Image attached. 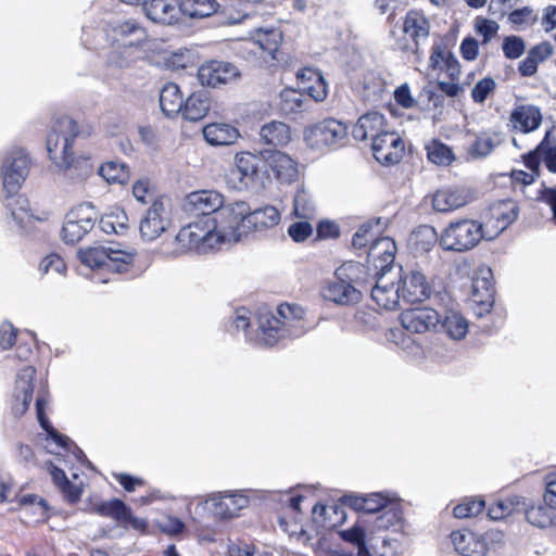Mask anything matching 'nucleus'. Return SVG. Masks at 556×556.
I'll use <instances>...</instances> for the list:
<instances>
[{
    "mask_svg": "<svg viewBox=\"0 0 556 556\" xmlns=\"http://www.w3.org/2000/svg\"><path fill=\"white\" fill-rule=\"evenodd\" d=\"M257 342L265 346H273L285 337H299L305 331L304 311L295 304H281L276 314L262 311L257 316Z\"/></svg>",
    "mask_w": 556,
    "mask_h": 556,
    "instance_id": "f257e3e1",
    "label": "nucleus"
},
{
    "mask_svg": "<svg viewBox=\"0 0 556 556\" xmlns=\"http://www.w3.org/2000/svg\"><path fill=\"white\" fill-rule=\"evenodd\" d=\"M78 135L77 123L70 117L58 119L47 136V151L55 167L72 177L78 170L79 161H75L73 143Z\"/></svg>",
    "mask_w": 556,
    "mask_h": 556,
    "instance_id": "f03ea898",
    "label": "nucleus"
},
{
    "mask_svg": "<svg viewBox=\"0 0 556 556\" xmlns=\"http://www.w3.org/2000/svg\"><path fill=\"white\" fill-rule=\"evenodd\" d=\"M249 204L236 201L223 204L222 208L208 220L219 247L241 241L249 235L247 223Z\"/></svg>",
    "mask_w": 556,
    "mask_h": 556,
    "instance_id": "7ed1b4c3",
    "label": "nucleus"
},
{
    "mask_svg": "<svg viewBox=\"0 0 556 556\" xmlns=\"http://www.w3.org/2000/svg\"><path fill=\"white\" fill-rule=\"evenodd\" d=\"M77 256L90 269L105 268L113 273H126L134 264L136 251L119 244L97 245L78 250Z\"/></svg>",
    "mask_w": 556,
    "mask_h": 556,
    "instance_id": "20e7f679",
    "label": "nucleus"
},
{
    "mask_svg": "<svg viewBox=\"0 0 556 556\" xmlns=\"http://www.w3.org/2000/svg\"><path fill=\"white\" fill-rule=\"evenodd\" d=\"M364 266L358 262L343 263L336 270V279L323 289V296L337 304L349 305L357 303L361 292L354 287L361 280Z\"/></svg>",
    "mask_w": 556,
    "mask_h": 556,
    "instance_id": "39448f33",
    "label": "nucleus"
},
{
    "mask_svg": "<svg viewBox=\"0 0 556 556\" xmlns=\"http://www.w3.org/2000/svg\"><path fill=\"white\" fill-rule=\"evenodd\" d=\"M483 225L463 218L450 223L441 232L440 245L445 251L465 252L475 248L484 238Z\"/></svg>",
    "mask_w": 556,
    "mask_h": 556,
    "instance_id": "423d86ee",
    "label": "nucleus"
},
{
    "mask_svg": "<svg viewBox=\"0 0 556 556\" xmlns=\"http://www.w3.org/2000/svg\"><path fill=\"white\" fill-rule=\"evenodd\" d=\"M260 159L250 151L235 153L232 166L225 173L227 187L235 191H247L253 188L258 179Z\"/></svg>",
    "mask_w": 556,
    "mask_h": 556,
    "instance_id": "0eeeda50",
    "label": "nucleus"
},
{
    "mask_svg": "<svg viewBox=\"0 0 556 556\" xmlns=\"http://www.w3.org/2000/svg\"><path fill=\"white\" fill-rule=\"evenodd\" d=\"M29 167V157L21 148L12 149L3 156L0 164V179L8 197L11 198L17 193L28 175Z\"/></svg>",
    "mask_w": 556,
    "mask_h": 556,
    "instance_id": "6e6552de",
    "label": "nucleus"
},
{
    "mask_svg": "<svg viewBox=\"0 0 556 556\" xmlns=\"http://www.w3.org/2000/svg\"><path fill=\"white\" fill-rule=\"evenodd\" d=\"M175 240L180 252L194 251L203 254L219 248L208 220L194 222L182 227Z\"/></svg>",
    "mask_w": 556,
    "mask_h": 556,
    "instance_id": "1a4fd4ad",
    "label": "nucleus"
},
{
    "mask_svg": "<svg viewBox=\"0 0 556 556\" xmlns=\"http://www.w3.org/2000/svg\"><path fill=\"white\" fill-rule=\"evenodd\" d=\"M348 135V127L333 118H326L304 129V140L312 150L324 151L340 144Z\"/></svg>",
    "mask_w": 556,
    "mask_h": 556,
    "instance_id": "9d476101",
    "label": "nucleus"
},
{
    "mask_svg": "<svg viewBox=\"0 0 556 556\" xmlns=\"http://www.w3.org/2000/svg\"><path fill=\"white\" fill-rule=\"evenodd\" d=\"M98 219V212L91 203H84L72 208L65 216L61 238L67 244L80 241Z\"/></svg>",
    "mask_w": 556,
    "mask_h": 556,
    "instance_id": "9b49d317",
    "label": "nucleus"
},
{
    "mask_svg": "<svg viewBox=\"0 0 556 556\" xmlns=\"http://www.w3.org/2000/svg\"><path fill=\"white\" fill-rule=\"evenodd\" d=\"M170 226L169 201L160 197L153 201L140 220V236L146 241H153Z\"/></svg>",
    "mask_w": 556,
    "mask_h": 556,
    "instance_id": "f8f14e48",
    "label": "nucleus"
},
{
    "mask_svg": "<svg viewBox=\"0 0 556 556\" xmlns=\"http://www.w3.org/2000/svg\"><path fill=\"white\" fill-rule=\"evenodd\" d=\"M197 76L201 86L219 88L237 83L241 77V73L230 62L210 60L199 66Z\"/></svg>",
    "mask_w": 556,
    "mask_h": 556,
    "instance_id": "ddd939ff",
    "label": "nucleus"
},
{
    "mask_svg": "<svg viewBox=\"0 0 556 556\" xmlns=\"http://www.w3.org/2000/svg\"><path fill=\"white\" fill-rule=\"evenodd\" d=\"M399 286L401 300L407 303H417L427 300L432 288L424 273L417 269L394 271Z\"/></svg>",
    "mask_w": 556,
    "mask_h": 556,
    "instance_id": "4468645a",
    "label": "nucleus"
},
{
    "mask_svg": "<svg viewBox=\"0 0 556 556\" xmlns=\"http://www.w3.org/2000/svg\"><path fill=\"white\" fill-rule=\"evenodd\" d=\"M476 200L472 189L465 186H450L438 189L432 194V208L439 213H451Z\"/></svg>",
    "mask_w": 556,
    "mask_h": 556,
    "instance_id": "2eb2a0df",
    "label": "nucleus"
},
{
    "mask_svg": "<svg viewBox=\"0 0 556 556\" xmlns=\"http://www.w3.org/2000/svg\"><path fill=\"white\" fill-rule=\"evenodd\" d=\"M249 500L241 493H214L205 502L204 508L208 510L215 519L230 520L239 515V511L245 508Z\"/></svg>",
    "mask_w": 556,
    "mask_h": 556,
    "instance_id": "dca6fc26",
    "label": "nucleus"
},
{
    "mask_svg": "<svg viewBox=\"0 0 556 556\" xmlns=\"http://www.w3.org/2000/svg\"><path fill=\"white\" fill-rule=\"evenodd\" d=\"M115 42L125 49L142 51L150 42V37L146 28L135 20H126L113 28Z\"/></svg>",
    "mask_w": 556,
    "mask_h": 556,
    "instance_id": "f3484780",
    "label": "nucleus"
},
{
    "mask_svg": "<svg viewBox=\"0 0 556 556\" xmlns=\"http://www.w3.org/2000/svg\"><path fill=\"white\" fill-rule=\"evenodd\" d=\"M404 141L395 131L387 130L372 142L375 159L384 165L399 163L404 155Z\"/></svg>",
    "mask_w": 556,
    "mask_h": 556,
    "instance_id": "a211bd4d",
    "label": "nucleus"
},
{
    "mask_svg": "<svg viewBox=\"0 0 556 556\" xmlns=\"http://www.w3.org/2000/svg\"><path fill=\"white\" fill-rule=\"evenodd\" d=\"M377 280L371 289V299L384 309H395L400 305L401 294L394 271L376 273Z\"/></svg>",
    "mask_w": 556,
    "mask_h": 556,
    "instance_id": "6ab92c4d",
    "label": "nucleus"
},
{
    "mask_svg": "<svg viewBox=\"0 0 556 556\" xmlns=\"http://www.w3.org/2000/svg\"><path fill=\"white\" fill-rule=\"evenodd\" d=\"M501 535L497 531H490L484 536L472 531L458 530L451 533V540L456 552L464 556H484L488 551L486 538Z\"/></svg>",
    "mask_w": 556,
    "mask_h": 556,
    "instance_id": "aec40b11",
    "label": "nucleus"
},
{
    "mask_svg": "<svg viewBox=\"0 0 556 556\" xmlns=\"http://www.w3.org/2000/svg\"><path fill=\"white\" fill-rule=\"evenodd\" d=\"M34 375L35 368L33 366H25L17 374L12 404V412L16 417L23 416L33 401Z\"/></svg>",
    "mask_w": 556,
    "mask_h": 556,
    "instance_id": "412c9836",
    "label": "nucleus"
},
{
    "mask_svg": "<svg viewBox=\"0 0 556 556\" xmlns=\"http://www.w3.org/2000/svg\"><path fill=\"white\" fill-rule=\"evenodd\" d=\"M403 328L414 333H424L438 327L440 316L430 307H416L403 312L400 316Z\"/></svg>",
    "mask_w": 556,
    "mask_h": 556,
    "instance_id": "4be33fe9",
    "label": "nucleus"
},
{
    "mask_svg": "<svg viewBox=\"0 0 556 556\" xmlns=\"http://www.w3.org/2000/svg\"><path fill=\"white\" fill-rule=\"evenodd\" d=\"M396 250V243L392 238L380 237L369 247L368 263L371 264L376 273L393 271L392 266Z\"/></svg>",
    "mask_w": 556,
    "mask_h": 556,
    "instance_id": "5701e85b",
    "label": "nucleus"
},
{
    "mask_svg": "<svg viewBox=\"0 0 556 556\" xmlns=\"http://www.w3.org/2000/svg\"><path fill=\"white\" fill-rule=\"evenodd\" d=\"M143 10L148 18L163 25L179 23L184 17L177 0H150L144 2Z\"/></svg>",
    "mask_w": 556,
    "mask_h": 556,
    "instance_id": "b1692460",
    "label": "nucleus"
},
{
    "mask_svg": "<svg viewBox=\"0 0 556 556\" xmlns=\"http://www.w3.org/2000/svg\"><path fill=\"white\" fill-rule=\"evenodd\" d=\"M224 203V195L213 189L197 190L186 197L187 210L200 215L216 214Z\"/></svg>",
    "mask_w": 556,
    "mask_h": 556,
    "instance_id": "393cba45",
    "label": "nucleus"
},
{
    "mask_svg": "<svg viewBox=\"0 0 556 556\" xmlns=\"http://www.w3.org/2000/svg\"><path fill=\"white\" fill-rule=\"evenodd\" d=\"M205 142L212 147H229L241 138L239 128L227 122L206 124L202 129Z\"/></svg>",
    "mask_w": 556,
    "mask_h": 556,
    "instance_id": "a878e982",
    "label": "nucleus"
},
{
    "mask_svg": "<svg viewBox=\"0 0 556 556\" xmlns=\"http://www.w3.org/2000/svg\"><path fill=\"white\" fill-rule=\"evenodd\" d=\"M471 301L489 311L494 303V286L492 270L482 267L477 270L472 279Z\"/></svg>",
    "mask_w": 556,
    "mask_h": 556,
    "instance_id": "bb28decb",
    "label": "nucleus"
},
{
    "mask_svg": "<svg viewBox=\"0 0 556 556\" xmlns=\"http://www.w3.org/2000/svg\"><path fill=\"white\" fill-rule=\"evenodd\" d=\"M386 127L383 115L378 112H370L358 118L353 127L352 134L356 140L365 141L371 139L374 142L378 136L388 130Z\"/></svg>",
    "mask_w": 556,
    "mask_h": 556,
    "instance_id": "cd10ccee",
    "label": "nucleus"
},
{
    "mask_svg": "<svg viewBox=\"0 0 556 556\" xmlns=\"http://www.w3.org/2000/svg\"><path fill=\"white\" fill-rule=\"evenodd\" d=\"M268 167L283 182H292L299 175L298 163L281 151H270L265 157Z\"/></svg>",
    "mask_w": 556,
    "mask_h": 556,
    "instance_id": "c85d7f7f",
    "label": "nucleus"
},
{
    "mask_svg": "<svg viewBox=\"0 0 556 556\" xmlns=\"http://www.w3.org/2000/svg\"><path fill=\"white\" fill-rule=\"evenodd\" d=\"M298 85L302 92L307 93L315 101H323L327 97V84L320 72L304 68L296 75Z\"/></svg>",
    "mask_w": 556,
    "mask_h": 556,
    "instance_id": "c756f323",
    "label": "nucleus"
},
{
    "mask_svg": "<svg viewBox=\"0 0 556 556\" xmlns=\"http://www.w3.org/2000/svg\"><path fill=\"white\" fill-rule=\"evenodd\" d=\"M340 536L345 542L354 544L357 547V556H372V549H376L375 533H368L359 523H356L346 530H342L340 532Z\"/></svg>",
    "mask_w": 556,
    "mask_h": 556,
    "instance_id": "7c9ffc66",
    "label": "nucleus"
},
{
    "mask_svg": "<svg viewBox=\"0 0 556 556\" xmlns=\"http://www.w3.org/2000/svg\"><path fill=\"white\" fill-rule=\"evenodd\" d=\"M281 219L280 211L273 205H265L254 211L249 206L247 223L249 233L252 231H262L276 227Z\"/></svg>",
    "mask_w": 556,
    "mask_h": 556,
    "instance_id": "2f4dec72",
    "label": "nucleus"
},
{
    "mask_svg": "<svg viewBox=\"0 0 556 556\" xmlns=\"http://www.w3.org/2000/svg\"><path fill=\"white\" fill-rule=\"evenodd\" d=\"M509 122L514 129L527 134L541 125L542 115L534 105H519L510 113Z\"/></svg>",
    "mask_w": 556,
    "mask_h": 556,
    "instance_id": "473e14b6",
    "label": "nucleus"
},
{
    "mask_svg": "<svg viewBox=\"0 0 556 556\" xmlns=\"http://www.w3.org/2000/svg\"><path fill=\"white\" fill-rule=\"evenodd\" d=\"M184 94L180 88L174 83H167L160 92V106L168 117L180 114L184 105Z\"/></svg>",
    "mask_w": 556,
    "mask_h": 556,
    "instance_id": "72a5a7b5",
    "label": "nucleus"
},
{
    "mask_svg": "<svg viewBox=\"0 0 556 556\" xmlns=\"http://www.w3.org/2000/svg\"><path fill=\"white\" fill-rule=\"evenodd\" d=\"M7 206L11 211L12 218L15 219L21 227L29 226L31 220L43 222L48 218V214L45 212L40 215H36L29 207L28 200L22 195L12 198L11 202L7 203Z\"/></svg>",
    "mask_w": 556,
    "mask_h": 556,
    "instance_id": "f704fd0d",
    "label": "nucleus"
},
{
    "mask_svg": "<svg viewBox=\"0 0 556 556\" xmlns=\"http://www.w3.org/2000/svg\"><path fill=\"white\" fill-rule=\"evenodd\" d=\"M403 514L400 505L392 502L387 506L381 514L376 518L372 529L366 530L368 533L374 532L378 535L379 531H387L393 529L399 531L402 529Z\"/></svg>",
    "mask_w": 556,
    "mask_h": 556,
    "instance_id": "c9c22d12",
    "label": "nucleus"
},
{
    "mask_svg": "<svg viewBox=\"0 0 556 556\" xmlns=\"http://www.w3.org/2000/svg\"><path fill=\"white\" fill-rule=\"evenodd\" d=\"M261 140L269 146H287L291 140L290 127L279 121H271L260 129Z\"/></svg>",
    "mask_w": 556,
    "mask_h": 556,
    "instance_id": "e433bc0d",
    "label": "nucleus"
},
{
    "mask_svg": "<svg viewBox=\"0 0 556 556\" xmlns=\"http://www.w3.org/2000/svg\"><path fill=\"white\" fill-rule=\"evenodd\" d=\"M210 111V100L204 92H192L186 100L180 114L185 119L198 122Z\"/></svg>",
    "mask_w": 556,
    "mask_h": 556,
    "instance_id": "4c0bfd02",
    "label": "nucleus"
},
{
    "mask_svg": "<svg viewBox=\"0 0 556 556\" xmlns=\"http://www.w3.org/2000/svg\"><path fill=\"white\" fill-rule=\"evenodd\" d=\"M430 24L427 17L418 11H409L403 23V31L409 36L418 48V40L427 38L429 35Z\"/></svg>",
    "mask_w": 556,
    "mask_h": 556,
    "instance_id": "58836bf2",
    "label": "nucleus"
},
{
    "mask_svg": "<svg viewBox=\"0 0 556 556\" xmlns=\"http://www.w3.org/2000/svg\"><path fill=\"white\" fill-rule=\"evenodd\" d=\"M392 502L393 501L380 493H371L366 496H350L346 501V503L355 510L369 514L382 511Z\"/></svg>",
    "mask_w": 556,
    "mask_h": 556,
    "instance_id": "ea45409f",
    "label": "nucleus"
},
{
    "mask_svg": "<svg viewBox=\"0 0 556 556\" xmlns=\"http://www.w3.org/2000/svg\"><path fill=\"white\" fill-rule=\"evenodd\" d=\"M438 241L440 242V237L434 227L429 225L419 226L409 238L410 247L418 253L429 252Z\"/></svg>",
    "mask_w": 556,
    "mask_h": 556,
    "instance_id": "a19ab883",
    "label": "nucleus"
},
{
    "mask_svg": "<svg viewBox=\"0 0 556 556\" xmlns=\"http://www.w3.org/2000/svg\"><path fill=\"white\" fill-rule=\"evenodd\" d=\"M441 327L451 339L460 340L467 334L469 326L460 313L448 311L441 321Z\"/></svg>",
    "mask_w": 556,
    "mask_h": 556,
    "instance_id": "79ce46f5",
    "label": "nucleus"
},
{
    "mask_svg": "<svg viewBox=\"0 0 556 556\" xmlns=\"http://www.w3.org/2000/svg\"><path fill=\"white\" fill-rule=\"evenodd\" d=\"M182 15L190 18H204L217 10L216 0H179Z\"/></svg>",
    "mask_w": 556,
    "mask_h": 556,
    "instance_id": "37998d69",
    "label": "nucleus"
},
{
    "mask_svg": "<svg viewBox=\"0 0 556 556\" xmlns=\"http://www.w3.org/2000/svg\"><path fill=\"white\" fill-rule=\"evenodd\" d=\"M543 157L546 167L556 173V147L547 148L543 141L535 151L528 153L525 156L526 166L529 169H538L540 165L539 159Z\"/></svg>",
    "mask_w": 556,
    "mask_h": 556,
    "instance_id": "c03bdc74",
    "label": "nucleus"
},
{
    "mask_svg": "<svg viewBox=\"0 0 556 556\" xmlns=\"http://www.w3.org/2000/svg\"><path fill=\"white\" fill-rule=\"evenodd\" d=\"M307 101L302 91L286 88L280 93V109L287 115L298 114L307 110Z\"/></svg>",
    "mask_w": 556,
    "mask_h": 556,
    "instance_id": "a18cd8bd",
    "label": "nucleus"
},
{
    "mask_svg": "<svg viewBox=\"0 0 556 556\" xmlns=\"http://www.w3.org/2000/svg\"><path fill=\"white\" fill-rule=\"evenodd\" d=\"M93 510L102 517H110L119 525L126 523L128 518V506L121 500L113 498L94 505Z\"/></svg>",
    "mask_w": 556,
    "mask_h": 556,
    "instance_id": "49530a36",
    "label": "nucleus"
},
{
    "mask_svg": "<svg viewBox=\"0 0 556 556\" xmlns=\"http://www.w3.org/2000/svg\"><path fill=\"white\" fill-rule=\"evenodd\" d=\"M293 213L302 219H312L316 214V206L311 193L304 186H300L293 199Z\"/></svg>",
    "mask_w": 556,
    "mask_h": 556,
    "instance_id": "de8ad7c7",
    "label": "nucleus"
},
{
    "mask_svg": "<svg viewBox=\"0 0 556 556\" xmlns=\"http://www.w3.org/2000/svg\"><path fill=\"white\" fill-rule=\"evenodd\" d=\"M49 400L45 395H39L36 400V413L40 426L47 431L50 440L60 447L67 448L70 440L56 432L50 425L45 415V408L48 406Z\"/></svg>",
    "mask_w": 556,
    "mask_h": 556,
    "instance_id": "09e8293b",
    "label": "nucleus"
},
{
    "mask_svg": "<svg viewBox=\"0 0 556 556\" xmlns=\"http://www.w3.org/2000/svg\"><path fill=\"white\" fill-rule=\"evenodd\" d=\"M49 471L55 485L63 492L70 502H75L80 497V485L70 482L62 469L50 464Z\"/></svg>",
    "mask_w": 556,
    "mask_h": 556,
    "instance_id": "8fccbe9b",
    "label": "nucleus"
},
{
    "mask_svg": "<svg viewBox=\"0 0 556 556\" xmlns=\"http://www.w3.org/2000/svg\"><path fill=\"white\" fill-rule=\"evenodd\" d=\"M490 214L498 219L497 230H505L517 217V207L511 201H501L490 207Z\"/></svg>",
    "mask_w": 556,
    "mask_h": 556,
    "instance_id": "3c124183",
    "label": "nucleus"
},
{
    "mask_svg": "<svg viewBox=\"0 0 556 556\" xmlns=\"http://www.w3.org/2000/svg\"><path fill=\"white\" fill-rule=\"evenodd\" d=\"M128 217L121 208H113L100 218V228L105 233H121L127 228Z\"/></svg>",
    "mask_w": 556,
    "mask_h": 556,
    "instance_id": "603ef678",
    "label": "nucleus"
},
{
    "mask_svg": "<svg viewBox=\"0 0 556 556\" xmlns=\"http://www.w3.org/2000/svg\"><path fill=\"white\" fill-rule=\"evenodd\" d=\"M281 39V33L278 29H257L252 43L257 45L262 51L271 54L277 51Z\"/></svg>",
    "mask_w": 556,
    "mask_h": 556,
    "instance_id": "864d4df0",
    "label": "nucleus"
},
{
    "mask_svg": "<svg viewBox=\"0 0 556 556\" xmlns=\"http://www.w3.org/2000/svg\"><path fill=\"white\" fill-rule=\"evenodd\" d=\"M99 174L109 184H124L128 180L129 173L122 162L110 161L99 167Z\"/></svg>",
    "mask_w": 556,
    "mask_h": 556,
    "instance_id": "5fc2aeb1",
    "label": "nucleus"
},
{
    "mask_svg": "<svg viewBox=\"0 0 556 556\" xmlns=\"http://www.w3.org/2000/svg\"><path fill=\"white\" fill-rule=\"evenodd\" d=\"M380 232V219L363 224L353 236L354 248L362 249L371 244Z\"/></svg>",
    "mask_w": 556,
    "mask_h": 556,
    "instance_id": "6e6d98bb",
    "label": "nucleus"
},
{
    "mask_svg": "<svg viewBox=\"0 0 556 556\" xmlns=\"http://www.w3.org/2000/svg\"><path fill=\"white\" fill-rule=\"evenodd\" d=\"M521 504L519 497L510 496L495 501L488 509L492 520H501L510 516Z\"/></svg>",
    "mask_w": 556,
    "mask_h": 556,
    "instance_id": "4d7b16f0",
    "label": "nucleus"
},
{
    "mask_svg": "<svg viewBox=\"0 0 556 556\" xmlns=\"http://www.w3.org/2000/svg\"><path fill=\"white\" fill-rule=\"evenodd\" d=\"M426 150L429 161L437 165L447 166L455 159L451 148L438 140L428 143Z\"/></svg>",
    "mask_w": 556,
    "mask_h": 556,
    "instance_id": "13d9d810",
    "label": "nucleus"
},
{
    "mask_svg": "<svg viewBox=\"0 0 556 556\" xmlns=\"http://www.w3.org/2000/svg\"><path fill=\"white\" fill-rule=\"evenodd\" d=\"M527 520L539 528H547L554 525L555 513L549 507L533 506L527 510Z\"/></svg>",
    "mask_w": 556,
    "mask_h": 556,
    "instance_id": "bf43d9fd",
    "label": "nucleus"
},
{
    "mask_svg": "<svg viewBox=\"0 0 556 556\" xmlns=\"http://www.w3.org/2000/svg\"><path fill=\"white\" fill-rule=\"evenodd\" d=\"M538 16L530 7L514 10L508 14V22L517 29H526L534 25Z\"/></svg>",
    "mask_w": 556,
    "mask_h": 556,
    "instance_id": "052dcab7",
    "label": "nucleus"
},
{
    "mask_svg": "<svg viewBox=\"0 0 556 556\" xmlns=\"http://www.w3.org/2000/svg\"><path fill=\"white\" fill-rule=\"evenodd\" d=\"M500 143L497 135L483 134L479 136L470 148V154L477 157L489 155L495 146Z\"/></svg>",
    "mask_w": 556,
    "mask_h": 556,
    "instance_id": "680f3d73",
    "label": "nucleus"
},
{
    "mask_svg": "<svg viewBox=\"0 0 556 556\" xmlns=\"http://www.w3.org/2000/svg\"><path fill=\"white\" fill-rule=\"evenodd\" d=\"M132 195L138 202L142 204H153V201L160 198L155 195V190L152 182L146 178L138 179L134 184Z\"/></svg>",
    "mask_w": 556,
    "mask_h": 556,
    "instance_id": "e2e57ef3",
    "label": "nucleus"
},
{
    "mask_svg": "<svg viewBox=\"0 0 556 556\" xmlns=\"http://www.w3.org/2000/svg\"><path fill=\"white\" fill-rule=\"evenodd\" d=\"M453 53L442 43H435L431 48L428 67L433 72H443V67Z\"/></svg>",
    "mask_w": 556,
    "mask_h": 556,
    "instance_id": "0e129e2a",
    "label": "nucleus"
},
{
    "mask_svg": "<svg viewBox=\"0 0 556 556\" xmlns=\"http://www.w3.org/2000/svg\"><path fill=\"white\" fill-rule=\"evenodd\" d=\"M484 501L480 498H468L454 507L456 518H469L479 515L484 508Z\"/></svg>",
    "mask_w": 556,
    "mask_h": 556,
    "instance_id": "69168bd1",
    "label": "nucleus"
},
{
    "mask_svg": "<svg viewBox=\"0 0 556 556\" xmlns=\"http://www.w3.org/2000/svg\"><path fill=\"white\" fill-rule=\"evenodd\" d=\"M502 50L505 58L516 60L523 54L526 50V42L521 37L510 35L504 38Z\"/></svg>",
    "mask_w": 556,
    "mask_h": 556,
    "instance_id": "338daca9",
    "label": "nucleus"
},
{
    "mask_svg": "<svg viewBox=\"0 0 556 556\" xmlns=\"http://www.w3.org/2000/svg\"><path fill=\"white\" fill-rule=\"evenodd\" d=\"M496 83L491 77L479 80L471 90V98L476 103L482 104L488 96L494 92Z\"/></svg>",
    "mask_w": 556,
    "mask_h": 556,
    "instance_id": "774afa93",
    "label": "nucleus"
}]
</instances>
